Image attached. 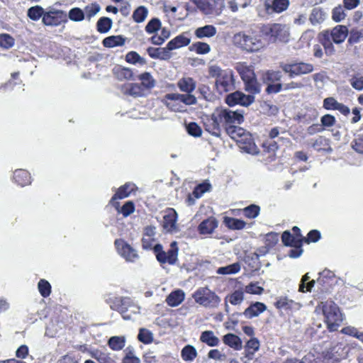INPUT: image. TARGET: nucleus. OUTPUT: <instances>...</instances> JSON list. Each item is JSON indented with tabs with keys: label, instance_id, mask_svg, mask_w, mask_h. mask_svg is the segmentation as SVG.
Instances as JSON below:
<instances>
[{
	"label": "nucleus",
	"instance_id": "obj_1",
	"mask_svg": "<svg viewBox=\"0 0 363 363\" xmlns=\"http://www.w3.org/2000/svg\"><path fill=\"white\" fill-rule=\"evenodd\" d=\"M316 311H322L330 331L337 330L342 321V315L336 303L330 300L322 301L316 307Z\"/></svg>",
	"mask_w": 363,
	"mask_h": 363
},
{
	"label": "nucleus",
	"instance_id": "obj_2",
	"mask_svg": "<svg viewBox=\"0 0 363 363\" xmlns=\"http://www.w3.org/2000/svg\"><path fill=\"white\" fill-rule=\"evenodd\" d=\"M192 297L196 303L206 308H216L221 302V298L206 286L197 289Z\"/></svg>",
	"mask_w": 363,
	"mask_h": 363
},
{
	"label": "nucleus",
	"instance_id": "obj_3",
	"mask_svg": "<svg viewBox=\"0 0 363 363\" xmlns=\"http://www.w3.org/2000/svg\"><path fill=\"white\" fill-rule=\"evenodd\" d=\"M261 32L262 35L269 37L272 42L286 43L289 40V27L285 24L274 23L263 26Z\"/></svg>",
	"mask_w": 363,
	"mask_h": 363
},
{
	"label": "nucleus",
	"instance_id": "obj_4",
	"mask_svg": "<svg viewBox=\"0 0 363 363\" xmlns=\"http://www.w3.org/2000/svg\"><path fill=\"white\" fill-rule=\"evenodd\" d=\"M233 42L236 46L248 52H256L264 47V43L259 36L248 35L244 33L234 35Z\"/></svg>",
	"mask_w": 363,
	"mask_h": 363
},
{
	"label": "nucleus",
	"instance_id": "obj_5",
	"mask_svg": "<svg viewBox=\"0 0 363 363\" xmlns=\"http://www.w3.org/2000/svg\"><path fill=\"white\" fill-rule=\"evenodd\" d=\"M153 250L157 259L162 264H174L177 261L179 250L176 241L171 243L167 252L162 250L160 244L155 245Z\"/></svg>",
	"mask_w": 363,
	"mask_h": 363
},
{
	"label": "nucleus",
	"instance_id": "obj_6",
	"mask_svg": "<svg viewBox=\"0 0 363 363\" xmlns=\"http://www.w3.org/2000/svg\"><path fill=\"white\" fill-rule=\"evenodd\" d=\"M281 68L286 74H288L290 78L307 74L313 71L312 64L303 62L281 64Z\"/></svg>",
	"mask_w": 363,
	"mask_h": 363
},
{
	"label": "nucleus",
	"instance_id": "obj_7",
	"mask_svg": "<svg viewBox=\"0 0 363 363\" xmlns=\"http://www.w3.org/2000/svg\"><path fill=\"white\" fill-rule=\"evenodd\" d=\"M67 22V15L62 10L49 8L43 16L42 23L46 26L55 27Z\"/></svg>",
	"mask_w": 363,
	"mask_h": 363
},
{
	"label": "nucleus",
	"instance_id": "obj_8",
	"mask_svg": "<svg viewBox=\"0 0 363 363\" xmlns=\"http://www.w3.org/2000/svg\"><path fill=\"white\" fill-rule=\"evenodd\" d=\"M222 124L226 126L240 124L244 119L243 113L239 111H231L227 108H217Z\"/></svg>",
	"mask_w": 363,
	"mask_h": 363
},
{
	"label": "nucleus",
	"instance_id": "obj_9",
	"mask_svg": "<svg viewBox=\"0 0 363 363\" xmlns=\"http://www.w3.org/2000/svg\"><path fill=\"white\" fill-rule=\"evenodd\" d=\"M203 123L205 130L215 136H220L221 133V126L223 125L217 110L211 115H206L203 118Z\"/></svg>",
	"mask_w": 363,
	"mask_h": 363
},
{
	"label": "nucleus",
	"instance_id": "obj_10",
	"mask_svg": "<svg viewBox=\"0 0 363 363\" xmlns=\"http://www.w3.org/2000/svg\"><path fill=\"white\" fill-rule=\"evenodd\" d=\"M255 101V96L245 94L242 91H235L228 94L225 98L226 104L230 106L240 105L242 106H249Z\"/></svg>",
	"mask_w": 363,
	"mask_h": 363
},
{
	"label": "nucleus",
	"instance_id": "obj_11",
	"mask_svg": "<svg viewBox=\"0 0 363 363\" xmlns=\"http://www.w3.org/2000/svg\"><path fill=\"white\" fill-rule=\"evenodd\" d=\"M234 84L233 74L230 69H225L216 80V86L220 93L230 91L234 88Z\"/></svg>",
	"mask_w": 363,
	"mask_h": 363
},
{
	"label": "nucleus",
	"instance_id": "obj_12",
	"mask_svg": "<svg viewBox=\"0 0 363 363\" xmlns=\"http://www.w3.org/2000/svg\"><path fill=\"white\" fill-rule=\"evenodd\" d=\"M177 221V213L173 208L168 209L163 216L162 227L169 233L175 234L179 231Z\"/></svg>",
	"mask_w": 363,
	"mask_h": 363
},
{
	"label": "nucleus",
	"instance_id": "obj_13",
	"mask_svg": "<svg viewBox=\"0 0 363 363\" xmlns=\"http://www.w3.org/2000/svg\"><path fill=\"white\" fill-rule=\"evenodd\" d=\"M115 245L121 256L128 262H135L138 258L136 251L123 240H116Z\"/></svg>",
	"mask_w": 363,
	"mask_h": 363
},
{
	"label": "nucleus",
	"instance_id": "obj_14",
	"mask_svg": "<svg viewBox=\"0 0 363 363\" xmlns=\"http://www.w3.org/2000/svg\"><path fill=\"white\" fill-rule=\"evenodd\" d=\"M136 189V186L133 183L128 182L125 184L118 189L116 193L111 198L110 203L116 209H118L120 203L117 200L128 197Z\"/></svg>",
	"mask_w": 363,
	"mask_h": 363
},
{
	"label": "nucleus",
	"instance_id": "obj_15",
	"mask_svg": "<svg viewBox=\"0 0 363 363\" xmlns=\"http://www.w3.org/2000/svg\"><path fill=\"white\" fill-rule=\"evenodd\" d=\"M289 5V0H265L264 6L268 14L279 13L286 10Z\"/></svg>",
	"mask_w": 363,
	"mask_h": 363
},
{
	"label": "nucleus",
	"instance_id": "obj_16",
	"mask_svg": "<svg viewBox=\"0 0 363 363\" xmlns=\"http://www.w3.org/2000/svg\"><path fill=\"white\" fill-rule=\"evenodd\" d=\"M274 306L281 311H298L301 308L299 303L294 301L292 299L289 298L286 296H280L277 298L274 303Z\"/></svg>",
	"mask_w": 363,
	"mask_h": 363
},
{
	"label": "nucleus",
	"instance_id": "obj_17",
	"mask_svg": "<svg viewBox=\"0 0 363 363\" xmlns=\"http://www.w3.org/2000/svg\"><path fill=\"white\" fill-rule=\"evenodd\" d=\"M237 143L240 148L247 153L256 155L258 152L257 146L253 141L252 135L248 132H246L243 138L242 137V140Z\"/></svg>",
	"mask_w": 363,
	"mask_h": 363
},
{
	"label": "nucleus",
	"instance_id": "obj_18",
	"mask_svg": "<svg viewBox=\"0 0 363 363\" xmlns=\"http://www.w3.org/2000/svg\"><path fill=\"white\" fill-rule=\"evenodd\" d=\"M166 99H172L175 101H179L181 103H183V105L191 106L194 105L197 102L196 97L191 94V93H186V94H177V93H172L168 94L165 96Z\"/></svg>",
	"mask_w": 363,
	"mask_h": 363
},
{
	"label": "nucleus",
	"instance_id": "obj_19",
	"mask_svg": "<svg viewBox=\"0 0 363 363\" xmlns=\"http://www.w3.org/2000/svg\"><path fill=\"white\" fill-rule=\"evenodd\" d=\"M123 92L134 98L142 97L147 94L138 83H129L123 86Z\"/></svg>",
	"mask_w": 363,
	"mask_h": 363
},
{
	"label": "nucleus",
	"instance_id": "obj_20",
	"mask_svg": "<svg viewBox=\"0 0 363 363\" xmlns=\"http://www.w3.org/2000/svg\"><path fill=\"white\" fill-rule=\"evenodd\" d=\"M348 34V29L345 26H337L329 33L330 38L336 44L345 41Z\"/></svg>",
	"mask_w": 363,
	"mask_h": 363
},
{
	"label": "nucleus",
	"instance_id": "obj_21",
	"mask_svg": "<svg viewBox=\"0 0 363 363\" xmlns=\"http://www.w3.org/2000/svg\"><path fill=\"white\" fill-rule=\"evenodd\" d=\"M327 17L328 14L323 9L315 7L311 11L309 21L313 26H316L323 23Z\"/></svg>",
	"mask_w": 363,
	"mask_h": 363
},
{
	"label": "nucleus",
	"instance_id": "obj_22",
	"mask_svg": "<svg viewBox=\"0 0 363 363\" xmlns=\"http://www.w3.org/2000/svg\"><path fill=\"white\" fill-rule=\"evenodd\" d=\"M218 220L214 217H210L203 220L199 225V231L202 235L212 233L218 227Z\"/></svg>",
	"mask_w": 363,
	"mask_h": 363
},
{
	"label": "nucleus",
	"instance_id": "obj_23",
	"mask_svg": "<svg viewBox=\"0 0 363 363\" xmlns=\"http://www.w3.org/2000/svg\"><path fill=\"white\" fill-rule=\"evenodd\" d=\"M113 74L119 81L135 79L133 70L128 67L116 66L113 69Z\"/></svg>",
	"mask_w": 363,
	"mask_h": 363
},
{
	"label": "nucleus",
	"instance_id": "obj_24",
	"mask_svg": "<svg viewBox=\"0 0 363 363\" xmlns=\"http://www.w3.org/2000/svg\"><path fill=\"white\" fill-rule=\"evenodd\" d=\"M177 85L181 91L192 93L196 89V83L193 78L184 77L178 80Z\"/></svg>",
	"mask_w": 363,
	"mask_h": 363
},
{
	"label": "nucleus",
	"instance_id": "obj_25",
	"mask_svg": "<svg viewBox=\"0 0 363 363\" xmlns=\"http://www.w3.org/2000/svg\"><path fill=\"white\" fill-rule=\"evenodd\" d=\"M235 68L240 74L243 82L250 80L255 77V74L252 67L248 66L245 62L237 63Z\"/></svg>",
	"mask_w": 363,
	"mask_h": 363
},
{
	"label": "nucleus",
	"instance_id": "obj_26",
	"mask_svg": "<svg viewBox=\"0 0 363 363\" xmlns=\"http://www.w3.org/2000/svg\"><path fill=\"white\" fill-rule=\"evenodd\" d=\"M138 79L141 82L140 84L147 94L156 86V80L150 72H145L140 74Z\"/></svg>",
	"mask_w": 363,
	"mask_h": 363
},
{
	"label": "nucleus",
	"instance_id": "obj_27",
	"mask_svg": "<svg viewBox=\"0 0 363 363\" xmlns=\"http://www.w3.org/2000/svg\"><path fill=\"white\" fill-rule=\"evenodd\" d=\"M266 309L267 306L264 303L261 302H256L247 308L243 314L247 318H252L258 316Z\"/></svg>",
	"mask_w": 363,
	"mask_h": 363
},
{
	"label": "nucleus",
	"instance_id": "obj_28",
	"mask_svg": "<svg viewBox=\"0 0 363 363\" xmlns=\"http://www.w3.org/2000/svg\"><path fill=\"white\" fill-rule=\"evenodd\" d=\"M185 294L181 289L171 292L166 298L167 303L171 307L179 306L184 300Z\"/></svg>",
	"mask_w": 363,
	"mask_h": 363
},
{
	"label": "nucleus",
	"instance_id": "obj_29",
	"mask_svg": "<svg viewBox=\"0 0 363 363\" xmlns=\"http://www.w3.org/2000/svg\"><path fill=\"white\" fill-rule=\"evenodd\" d=\"M148 55L153 59L167 60L170 57L167 45L165 48H149L147 50Z\"/></svg>",
	"mask_w": 363,
	"mask_h": 363
},
{
	"label": "nucleus",
	"instance_id": "obj_30",
	"mask_svg": "<svg viewBox=\"0 0 363 363\" xmlns=\"http://www.w3.org/2000/svg\"><path fill=\"white\" fill-rule=\"evenodd\" d=\"M190 43V38L186 34H182L167 43V49L169 50H173L183 46L189 45Z\"/></svg>",
	"mask_w": 363,
	"mask_h": 363
},
{
	"label": "nucleus",
	"instance_id": "obj_31",
	"mask_svg": "<svg viewBox=\"0 0 363 363\" xmlns=\"http://www.w3.org/2000/svg\"><path fill=\"white\" fill-rule=\"evenodd\" d=\"M13 179L21 186L30 184V176L28 172L24 169H16L13 173Z\"/></svg>",
	"mask_w": 363,
	"mask_h": 363
},
{
	"label": "nucleus",
	"instance_id": "obj_32",
	"mask_svg": "<svg viewBox=\"0 0 363 363\" xmlns=\"http://www.w3.org/2000/svg\"><path fill=\"white\" fill-rule=\"evenodd\" d=\"M223 341L226 345L235 350L242 349V341L236 335L228 333L223 337Z\"/></svg>",
	"mask_w": 363,
	"mask_h": 363
},
{
	"label": "nucleus",
	"instance_id": "obj_33",
	"mask_svg": "<svg viewBox=\"0 0 363 363\" xmlns=\"http://www.w3.org/2000/svg\"><path fill=\"white\" fill-rule=\"evenodd\" d=\"M227 134L237 143L242 140L244 135L246 133V130L241 127L236 125H229L225 127Z\"/></svg>",
	"mask_w": 363,
	"mask_h": 363
},
{
	"label": "nucleus",
	"instance_id": "obj_34",
	"mask_svg": "<svg viewBox=\"0 0 363 363\" xmlns=\"http://www.w3.org/2000/svg\"><path fill=\"white\" fill-rule=\"evenodd\" d=\"M125 38L122 35H111L103 40V45L106 48L122 46L125 44Z\"/></svg>",
	"mask_w": 363,
	"mask_h": 363
},
{
	"label": "nucleus",
	"instance_id": "obj_35",
	"mask_svg": "<svg viewBox=\"0 0 363 363\" xmlns=\"http://www.w3.org/2000/svg\"><path fill=\"white\" fill-rule=\"evenodd\" d=\"M200 340L210 347H215L219 344V339L211 330L203 331L200 336Z\"/></svg>",
	"mask_w": 363,
	"mask_h": 363
},
{
	"label": "nucleus",
	"instance_id": "obj_36",
	"mask_svg": "<svg viewBox=\"0 0 363 363\" xmlns=\"http://www.w3.org/2000/svg\"><path fill=\"white\" fill-rule=\"evenodd\" d=\"M216 34V28L212 25H206L198 28L195 30V35L198 38H211Z\"/></svg>",
	"mask_w": 363,
	"mask_h": 363
},
{
	"label": "nucleus",
	"instance_id": "obj_37",
	"mask_svg": "<svg viewBox=\"0 0 363 363\" xmlns=\"http://www.w3.org/2000/svg\"><path fill=\"white\" fill-rule=\"evenodd\" d=\"M181 356L184 361L191 362L196 357L197 351L194 346L188 345L182 350Z\"/></svg>",
	"mask_w": 363,
	"mask_h": 363
},
{
	"label": "nucleus",
	"instance_id": "obj_38",
	"mask_svg": "<svg viewBox=\"0 0 363 363\" xmlns=\"http://www.w3.org/2000/svg\"><path fill=\"white\" fill-rule=\"evenodd\" d=\"M331 40H332L330 38V35L328 31L323 33L320 38V42L324 47L325 53L328 55H333L335 52V48Z\"/></svg>",
	"mask_w": 363,
	"mask_h": 363
},
{
	"label": "nucleus",
	"instance_id": "obj_39",
	"mask_svg": "<svg viewBox=\"0 0 363 363\" xmlns=\"http://www.w3.org/2000/svg\"><path fill=\"white\" fill-rule=\"evenodd\" d=\"M223 222L225 225L231 230H242L246 225L245 221L230 217H225Z\"/></svg>",
	"mask_w": 363,
	"mask_h": 363
},
{
	"label": "nucleus",
	"instance_id": "obj_40",
	"mask_svg": "<svg viewBox=\"0 0 363 363\" xmlns=\"http://www.w3.org/2000/svg\"><path fill=\"white\" fill-rule=\"evenodd\" d=\"M45 11L40 6H34L28 9L27 16L32 21H37L40 18H43Z\"/></svg>",
	"mask_w": 363,
	"mask_h": 363
},
{
	"label": "nucleus",
	"instance_id": "obj_41",
	"mask_svg": "<svg viewBox=\"0 0 363 363\" xmlns=\"http://www.w3.org/2000/svg\"><path fill=\"white\" fill-rule=\"evenodd\" d=\"M125 338L124 336H113L108 342V346L115 351L122 350L125 347Z\"/></svg>",
	"mask_w": 363,
	"mask_h": 363
},
{
	"label": "nucleus",
	"instance_id": "obj_42",
	"mask_svg": "<svg viewBox=\"0 0 363 363\" xmlns=\"http://www.w3.org/2000/svg\"><path fill=\"white\" fill-rule=\"evenodd\" d=\"M281 240L286 246L301 245V239L292 235L289 231H284L281 235Z\"/></svg>",
	"mask_w": 363,
	"mask_h": 363
},
{
	"label": "nucleus",
	"instance_id": "obj_43",
	"mask_svg": "<svg viewBox=\"0 0 363 363\" xmlns=\"http://www.w3.org/2000/svg\"><path fill=\"white\" fill-rule=\"evenodd\" d=\"M245 89L249 92V95L254 96L255 94H259L261 91L260 84L257 82L256 77L244 82Z\"/></svg>",
	"mask_w": 363,
	"mask_h": 363
},
{
	"label": "nucleus",
	"instance_id": "obj_44",
	"mask_svg": "<svg viewBox=\"0 0 363 363\" xmlns=\"http://www.w3.org/2000/svg\"><path fill=\"white\" fill-rule=\"evenodd\" d=\"M259 347V343L257 339L252 338L247 341L245 348L246 357H247L248 359H252L255 352L257 351Z\"/></svg>",
	"mask_w": 363,
	"mask_h": 363
},
{
	"label": "nucleus",
	"instance_id": "obj_45",
	"mask_svg": "<svg viewBox=\"0 0 363 363\" xmlns=\"http://www.w3.org/2000/svg\"><path fill=\"white\" fill-rule=\"evenodd\" d=\"M147 14V9L144 6H140L133 11V19L135 22L140 23L146 19Z\"/></svg>",
	"mask_w": 363,
	"mask_h": 363
},
{
	"label": "nucleus",
	"instance_id": "obj_46",
	"mask_svg": "<svg viewBox=\"0 0 363 363\" xmlns=\"http://www.w3.org/2000/svg\"><path fill=\"white\" fill-rule=\"evenodd\" d=\"M240 270V265L238 262L232 264L219 267L217 269L218 274H233L238 273Z\"/></svg>",
	"mask_w": 363,
	"mask_h": 363
},
{
	"label": "nucleus",
	"instance_id": "obj_47",
	"mask_svg": "<svg viewBox=\"0 0 363 363\" xmlns=\"http://www.w3.org/2000/svg\"><path fill=\"white\" fill-rule=\"evenodd\" d=\"M91 357L96 359L99 363H116L108 353L96 350L91 352Z\"/></svg>",
	"mask_w": 363,
	"mask_h": 363
},
{
	"label": "nucleus",
	"instance_id": "obj_48",
	"mask_svg": "<svg viewBox=\"0 0 363 363\" xmlns=\"http://www.w3.org/2000/svg\"><path fill=\"white\" fill-rule=\"evenodd\" d=\"M322 355L326 363H335L340 360V355L335 353L333 346L323 351Z\"/></svg>",
	"mask_w": 363,
	"mask_h": 363
},
{
	"label": "nucleus",
	"instance_id": "obj_49",
	"mask_svg": "<svg viewBox=\"0 0 363 363\" xmlns=\"http://www.w3.org/2000/svg\"><path fill=\"white\" fill-rule=\"evenodd\" d=\"M97 30L101 33H107L111 28L112 21L107 17L99 18L97 22Z\"/></svg>",
	"mask_w": 363,
	"mask_h": 363
},
{
	"label": "nucleus",
	"instance_id": "obj_50",
	"mask_svg": "<svg viewBox=\"0 0 363 363\" xmlns=\"http://www.w3.org/2000/svg\"><path fill=\"white\" fill-rule=\"evenodd\" d=\"M67 17L72 21L79 22L85 19V13L81 9L75 7L69 11Z\"/></svg>",
	"mask_w": 363,
	"mask_h": 363
},
{
	"label": "nucleus",
	"instance_id": "obj_51",
	"mask_svg": "<svg viewBox=\"0 0 363 363\" xmlns=\"http://www.w3.org/2000/svg\"><path fill=\"white\" fill-rule=\"evenodd\" d=\"M226 299L233 305H239L244 300V293L242 290H236L227 296Z\"/></svg>",
	"mask_w": 363,
	"mask_h": 363
},
{
	"label": "nucleus",
	"instance_id": "obj_52",
	"mask_svg": "<svg viewBox=\"0 0 363 363\" xmlns=\"http://www.w3.org/2000/svg\"><path fill=\"white\" fill-rule=\"evenodd\" d=\"M38 289L42 296L46 298L51 293V285L45 279H40L38 284Z\"/></svg>",
	"mask_w": 363,
	"mask_h": 363
},
{
	"label": "nucleus",
	"instance_id": "obj_53",
	"mask_svg": "<svg viewBox=\"0 0 363 363\" xmlns=\"http://www.w3.org/2000/svg\"><path fill=\"white\" fill-rule=\"evenodd\" d=\"M191 50L195 51L197 54L203 55L210 52V45L206 43L197 42L191 46Z\"/></svg>",
	"mask_w": 363,
	"mask_h": 363
},
{
	"label": "nucleus",
	"instance_id": "obj_54",
	"mask_svg": "<svg viewBox=\"0 0 363 363\" xmlns=\"http://www.w3.org/2000/svg\"><path fill=\"white\" fill-rule=\"evenodd\" d=\"M100 9L99 5L97 4L87 5L83 11L84 13H85V18L90 21L100 11Z\"/></svg>",
	"mask_w": 363,
	"mask_h": 363
},
{
	"label": "nucleus",
	"instance_id": "obj_55",
	"mask_svg": "<svg viewBox=\"0 0 363 363\" xmlns=\"http://www.w3.org/2000/svg\"><path fill=\"white\" fill-rule=\"evenodd\" d=\"M211 185L209 183L203 182L202 184L197 185L195 187L193 191V194L196 198L199 199L201 197L204 193L209 191L211 190Z\"/></svg>",
	"mask_w": 363,
	"mask_h": 363
},
{
	"label": "nucleus",
	"instance_id": "obj_56",
	"mask_svg": "<svg viewBox=\"0 0 363 363\" xmlns=\"http://www.w3.org/2000/svg\"><path fill=\"white\" fill-rule=\"evenodd\" d=\"M351 86L356 90L361 91L363 89V76L360 74H355L350 79Z\"/></svg>",
	"mask_w": 363,
	"mask_h": 363
},
{
	"label": "nucleus",
	"instance_id": "obj_57",
	"mask_svg": "<svg viewBox=\"0 0 363 363\" xmlns=\"http://www.w3.org/2000/svg\"><path fill=\"white\" fill-rule=\"evenodd\" d=\"M169 101H167V107L174 112H183L185 109V106L182 104L179 101H175L172 99H168Z\"/></svg>",
	"mask_w": 363,
	"mask_h": 363
},
{
	"label": "nucleus",
	"instance_id": "obj_58",
	"mask_svg": "<svg viewBox=\"0 0 363 363\" xmlns=\"http://www.w3.org/2000/svg\"><path fill=\"white\" fill-rule=\"evenodd\" d=\"M140 313V307L137 306H130L126 311L121 310V313L124 320H132L133 315H136Z\"/></svg>",
	"mask_w": 363,
	"mask_h": 363
},
{
	"label": "nucleus",
	"instance_id": "obj_59",
	"mask_svg": "<svg viewBox=\"0 0 363 363\" xmlns=\"http://www.w3.org/2000/svg\"><path fill=\"white\" fill-rule=\"evenodd\" d=\"M14 45V39L9 34L0 35V46L5 49L11 48Z\"/></svg>",
	"mask_w": 363,
	"mask_h": 363
},
{
	"label": "nucleus",
	"instance_id": "obj_60",
	"mask_svg": "<svg viewBox=\"0 0 363 363\" xmlns=\"http://www.w3.org/2000/svg\"><path fill=\"white\" fill-rule=\"evenodd\" d=\"M138 338L145 344L150 343L153 339L152 333L144 328L140 330Z\"/></svg>",
	"mask_w": 363,
	"mask_h": 363
},
{
	"label": "nucleus",
	"instance_id": "obj_61",
	"mask_svg": "<svg viewBox=\"0 0 363 363\" xmlns=\"http://www.w3.org/2000/svg\"><path fill=\"white\" fill-rule=\"evenodd\" d=\"M346 14L344 11L343 7L340 5L335 7L332 13V18L335 22H340L345 19Z\"/></svg>",
	"mask_w": 363,
	"mask_h": 363
},
{
	"label": "nucleus",
	"instance_id": "obj_62",
	"mask_svg": "<svg viewBox=\"0 0 363 363\" xmlns=\"http://www.w3.org/2000/svg\"><path fill=\"white\" fill-rule=\"evenodd\" d=\"M125 60L131 64H144L145 60L135 52H129L125 56Z\"/></svg>",
	"mask_w": 363,
	"mask_h": 363
},
{
	"label": "nucleus",
	"instance_id": "obj_63",
	"mask_svg": "<svg viewBox=\"0 0 363 363\" xmlns=\"http://www.w3.org/2000/svg\"><path fill=\"white\" fill-rule=\"evenodd\" d=\"M161 26V22L158 18L151 19L145 26V30L148 33H153L158 30Z\"/></svg>",
	"mask_w": 363,
	"mask_h": 363
},
{
	"label": "nucleus",
	"instance_id": "obj_64",
	"mask_svg": "<svg viewBox=\"0 0 363 363\" xmlns=\"http://www.w3.org/2000/svg\"><path fill=\"white\" fill-rule=\"evenodd\" d=\"M259 207L256 205H250L244 208V214L249 218H255L259 213Z\"/></svg>",
	"mask_w": 363,
	"mask_h": 363
}]
</instances>
